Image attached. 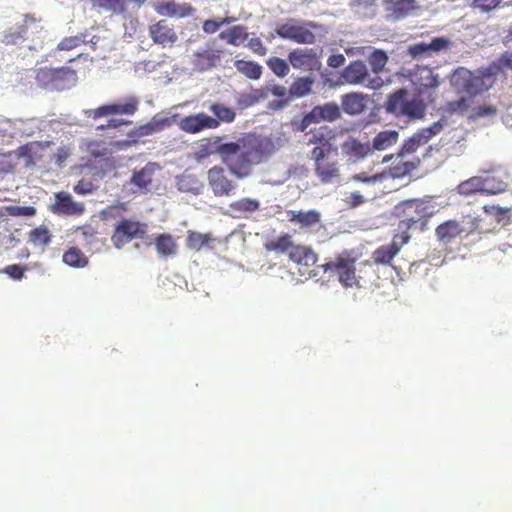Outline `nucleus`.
<instances>
[{
    "label": "nucleus",
    "instance_id": "1",
    "mask_svg": "<svg viewBox=\"0 0 512 512\" xmlns=\"http://www.w3.org/2000/svg\"><path fill=\"white\" fill-rule=\"evenodd\" d=\"M274 141L270 137L255 136L237 142L223 143L219 136L210 137L198 144L195 159L202 161L211 155H218L229 173L237 179H246L253 168L266 162L274 154Z\"/></svg>",
    "mask_w": 512,
    "mask_h": 512
},
{
    "label": "nucleus",
    "instance_id": "2",
    "mask_svg": "<svg viewBox=\"0 0 512 512\" xmlns=\"http://www.w3.org/2000/svg\"><path fill=\"white\" fill-rule=\"evenodd\" d=\"M500 70L501 66H487L474 71L468 70L464 66L454 69L450 77L451 87L454 92L466 96L446 102L445 112L459 115L467 112L471 105V99L493 87L496 75Z\"/></svg>",
    "mask_w": 512,
    "mask_h": 512
},
{
    "label": "nucleus",
    "instance_id": "3",
    "mask_svg": "<svg viewBox=\"0 0 512 512\" xmlns=\"http://www.w3.org/2000/svg\"><path fill=\"white\" fill-rule=\"evenodd\" d=\"M386 112L397 118L420 120L425 117L426 103L420 95H411L407 90L400 88L388 96Z\"/></svg>",
    "mask_w": 512,
    "mask_h": 512
},
{
    "label": "nucleus",
    "instance_id": "4",
    "mask_svg": "<svg viewBox=\"0 0 512 512\" xmlns=\"http://www.w3.org/2000/svg\"><path fill=\"white\" fill-rule=\"evenodd\" d=\"M394 215L401 218L398 223V233L394 235H410V230L420 224V230L424 231L428 222V206L424 201L411 199L403 200L394 206Z\"/></svg>",
    "mask_w": 512,
    "mask_h": 512
},
{
    "label": "nucleus",
    "instance_id": "5",
    "mask_svg": "<svg viewBox=\"0 0 512 512\" xmlns=\"http://www.w3.org/2000/svg\"><path fill=\"white\" fill-rule=\"evenodd\" d=\"M357 255L352 250H343L336 254L334 258L318 266L323 273L338 278L344 288L359 287L357 276L355 275V263Z\"/></svg>",
    "mask_w": 512,
    "mask_h": 512
},
{
    "label": "nucleus",
    "instance_id": "6",
    "mask_svg": "<svg viewBox=\"0 0 512 512\" xmlns=\"http://www.w3.org/2000/svg\"><path fill=\"white\" fill-rule=\"evenodd\" d=\"M335 139H337V134L329 126H321L310 130L305 143L313 148L308 156H337Z\"/></svg>",
    "mask_w": 512,
    "mask_h": 512
},
{
    "label": "nucleus",
    "instance_id": "7",
    "mask_svg": "<svg viewBox=\"0 0 512 512\" xmlns=\"http://www.w3.org/2000/svg\"><path fill=\"white\" fill-rule=\"evenodd\" d=\"M318 25L314 22H303L296 19H289L285 23L280 24L275 32L283 38L294 41L300 44H313L315 42V35L310 31V28H317Z\"/></svg>",
    "mask_w": 512,
    "mask_h": 512
},
{
    "label": "nucleus",
    "instance_id": "8",
    "mask_svg": "<svg viewBox=\"0 0 512 512\" xmlns=\"http://www.w3.org/2000/svg\"><path fill=\"white\" fill-rule=\"evenodd\" d=\"M147 226L137 220L122 219L117 222L114 231H112L111 242L116 249H122L123 246L134 239H142L146 235Z\"/></svg>",
    "mask_w": 512,
    "mask_h": 512
},
{
    "label": "nucleus",
    "instance_id": "9",
    "mask_svg": "<svg viewBox=\"0 0 512 512\" xmlns=\"http://www.w3.org/2000/svg\"><path fill=\"white\" fill-rule=\"evenodd\" d=\"M340 119V108L335 103H325L312 108L302 119L294 122V127L300 132H305L312 124L321 122H335Z\"/></svg>",
    "mask_w": 512,
    "mask_h": 512
},
{
    "label": "nucleus",
    "instance_id": "10",
    "mask_svg": "<svg viewBox=\"0 0 512 512\" xmlns=\"http://www.w3.org/2000/svg\"><path fill=\"white\" fill-rule=\"evenodd\" d=\"M335 157L337 156H308V159L313 161L315 176L325 185L337 181L340 177V165Z\"/></svg>",
    "mask_w": 512,
    "mask_h": 512
},
{
    "label": "nucleus",
    "instance_id": "11",
    "mask_svg": "<svg viewBox=\"0 0 512 512\" xmlns=\"http://www.w3.org/2000/svg\"><path fill=\"white\" fill-rule=\"evenodd\" d=\"M441 122H433L432 126L425 127L412 134L402 143L398 151V157H404L415 153L420 147L425 146L430 139L441 133Z\"/></svg>",
    "mask_w": 512,
    "mask_h": 512
},
{
    "label": "nucleus",
    "instance_id": "12",
    "mask_svg": "<svg viewBox=\"0 0 512 512\" xmlns=\"http://www.w3.org/2000/svg\"><path fill=\"white\" fill-rule=\"evenodd\" d=\"M410 241V235L394 234L390 244L382 245L372 253V262L376 265L391 266L403 246Z\"/></svg>",
    "mask_w": 512,
    "mask_h": 512
},
{
    "label": "nucleus",
    "instance_id": "13",
    "mask_svg": "<svg viewBox=\"0 0 512 512\" xmlns=\"http://www.w3.org/2000/svg\"><path fill=\"white\" fill-rule=\"evenodd\" d=\"M219 126L220 122L207 115L205 112L190 114L180 119L179 122L180 130L190 135L199 134L204 130H216Z\"/></svg>",
    "mask_w": 512,
    "mask_h": 512
},
{
    "label": "nucleus",
    "instance_id": "14",
    "mask_svg": "<svg viewBox=\"0 0 512 512\" xmlns=\"http://www.w3.org/2000/svg\"><path fill=\"white\" fill-rule=\"evenodd\" d=\"M38 79L44 85L54 86L56 89H63L65 83H73L75 81V72L69 66H61L57 68L44 67L38 71Z\"/></svg>",
    "mask_w": 512,
    "mask_h": 512
},
{
    "label": "nucleus",
    "instance_id": "15",
    "mask_svg": "<svg viewBox=\"0 0 512 512\" xmlns=\"http://www.w3.org/2000/svg\"><path fill=\"white\" fill-rule=\"evenodd\" d=\"M286 254H288L289 260L297 265L300 275L306 278H311L314 276L313 272H311V269L314 265H316V262L318 261V255L310 246H298Z\"/></svg>",
    "mask_w": 512,
    "mask_h": 512
},
{
    "label": "nucleus",
    "instance_id": "16",
    "mask_svg": "<svg viewBox=\"0 0 512 512\" xmlns=\"http://www.w3.org/2000/svg\"><path fill=\"white\" fill-rule=\"evenodd\" d=\"M208 185L216 197H228L235 189V183L227 177L224 168L213 166L208 170Z\"/></svg>",
    "mask_w": 512,
    "mask_h": 512
},
{
    "label": "nucleus",
    "instance_id": "17",
    "mask_svg": "<svg viewBox=\"0 0 512 512\" xmlns=\"http://www.w3.org/2000/svg\"><path fill=\"white\" fill-rule=\"evenodd\" d=\"M138 107V101L135 98H130L124 104H104L96 109H91L87 112L88 118L97 120L109 115H133Z\"/></svg>",
    "mask_w": 512,
    "mask_h": 512
},
{
    "label": "nucleus",
    "instance_id": "18",
    "mask_svg": "<svg viewBox=\"0 0 512 512\" xmlns=\"http://www.w3.org/2000/svg\"><path fill=\"white\" fill-rule=\"evenodd\" d=\"M155 11L167 17H187L194 14L195 9L189 3L177 4L173 0H155Z\"/></svg>",
    "mask_w": 512,
    "mask_h": 512
},
{
    "label": "nucleus",
    "instance_id": "19",
    "mask_svg": "<svg viewBox=\"0 0 512 512\" xmlns=\"http://www.w3.org/2000/svg\"><path fill=\"white\" fill-rule=\"evenodd\" d=\"M167 126V119H151L150 122H147L134 130L130 131L127 134L129 139L125 140V144L128 145H136L139 142V139L142 137L151 136L154 133H159L164 130V127Z\"/></svg>",
    "mask_w": 512,
    "mask_h": 512
},
{
    "label": "nucleus",
    "instance_id": "20",
    "mask_svg": "<svg viewBox=\"0 0 512 512\" xmlns=\"http://www.w3.org/2000/svg\"><path fill=\"white\" fill-rule=\"evenodd\" d=\"M217 243L219 241L211 233L189 230L187 231V237H185V247L194 252H199L202 249L213 251Z\"/></svg>",
    "mask_w": 512,
    "mask_h": 512
},
{
    "label": "nucleus",
    "instance_id": "21",
    "mask_svg": "<svg viewBox=\"0 0 512 512\" xmlns=\"http://www.w3.org/2000/svg\"><path fill=\"white\" fill-rule=\"evenodd\" d=\"M54 213L57 215L80 216L84 212V204L76 202L70 194L56 193V202H54Z\"/></svg>",
    "mask_w": 512,
    "mask_h": 512
},
{
    "label": "nucleus",
    "instance_id": "22",
    "mask_svg": "<svg viewBox=\"0 0 512 512\" xmlns=\"http://www.w3.org/2000/svg\"><path fill=\"white\" fill-rule=\"evenodd\" d=\"M409 77L412 84L420 89L436 88L439 85V76L434 73L431 66H415Z\"/></svg>",
    "mask_w": 512,
    "mask_h": 512
},
{
    "label": "nucleus",
    "instance_id": "23",
    "mask_svg": "<svg viewBox=\"0 0 512 512\" xmlns=\"http://www.w3.org/2000/svg\"><path fill=\"white\" fill-rule=\"evenodd\" d=\"M368 97L363 93H346L341 97L342 112L348 115H360L365 112Z\"/></svg>",
    "mask_w": 512,
    "mask_h": 512
},
{
    "label": "nucleus",
    "instance_id": "24",
    "mask_svg": "<svg viewBox=\"0 0 512 512\" xmlns=\"http://www.w3.org/2000/svg\"><path fill=\"white\" fill-rule=\"evenodd\" d=\"M286 215H288L289 222L296 224L301 229L313 228L321 221V215L316 210H289Z\"/></svg>",
    "mask_w": 512,
    "mask_h": 512
},
{
    "label": "nucleus",
    "instance_id": "25",
    "mask_svg": "<svg viewBox=\"0 0 512 512\" xmlns=\"http://www.w3.org/2000/svg\"><path fill=\"white\" fill-rule=\"evenodd\" d=\"M149 33L155 43L163 46L173 44L177 40L176 33L165 20H160L150 26Z\"/></svg>",
    "mask_w": 512,
    "mask_h": 512
},
{
    "label": "nucleus",
    "instance_id": "26",
    "mask_svg": "<svg viewBox=\"0 0 512 512\" xmlns=\"http://www.w3.org/2000/svg\"><path fill=\"white\" fill-rule=\"evenodd\" d=\"M372 150L369 143H361L357 138L349 137L342 143V153L355 160L364 159Z\"/></svg>",
    "mask_w": 512,
    "mask_h": 512
},
{
    "label": "nucleus",
    "instance_id": "27",
    "mask_svg": "<svg viewBox=\"0 0 512 512\" xmlns=\"http://www.w3.org/2000/svg\"><path fill=\"white\" fill-rule=\"evenodd\" d=\"M156 169L157 165L155 163H146L142 169L134 171L132 178H130V183L142 191H147L149 186H151L152 177L154 176Z\"/></svg>",
    "mask_w": 512,
    "mask_h": 512
},
{
    "label": "nucleus",
    "instance_id": "28",
    "mask_svg": "<svg viewBox=\"0 0 512 512\" xmlns=\"http://www.w3.org/2000/svg\"><path fill=\"white\" fill-rule=\"evenodd\" d=\"M464 231L465 230L460 226L459 222L455 220H446L444 223H441L436 227L435 233L436 238H438L441 243L449 244Z\"/></svg>",
    "mask_w": 512,
    "mask_h": 512
},
{
    "label": "nucleus",
    "instance_id": "29",
    "mask_svg": "<svg viewBox=\"0 0 512 512\" xmlns=\"http://www.w3.org/2000/svg\"><path fill=\"white\" fill-rule=\"evenodd\" d=\"M449 41L445 37H436L430 43H417L409 47L412 56L429 55L430 52H438L448 47Z\"/></svg>",
    "mask_w": 512,
    "mask_h": 512
},
{
    "label": "nucleus",
    "instance_id": "30",
    "mask_svg": "<svg viewBox=\"0 0 512 512\" xmlns=\"http://www.w3.org/2000/svg\"><path fill=\"white\" fill-rule=\"evenodd\" d=\"M348 56H367L369 64H386L388 56L383 50L373 49L370 46L355 47L346 49Z\"/></svg>",
    "mask_w": 512,
    "mask_h": 512
},
{
    "label": "nucleus",
    "instance_id": "31",
    "mask_svg": "<svg viewBox=\"0 0 512 512\" xmlns=\"http://www.w3.org/2000/svg\"><path fill=\"white\" fill-rule=\"evenodd\" d=\"M418 8L415 0H396L391 2L389 11L393 20H401L415 14Z\"/></svg>",
    "mask_w": 512,
    "mask_h": 512
},
{
    "label": "nucleus",
    "instance_id": "32",
    "mask_svg": "<svg viewBox=\"0 0 512 512\" xmlns=\"http://www.w3.org/2000/svg\"><path fill=\"white\" fill-rule=\"evenodd\" d=\"M265 247L266 252H276L279 254H284L291 252L293 249L298 247H308L307 245H296L293 243L292 238L288 234H284L275 239H270L268 242L263 245Z\"/></svg>",
    "mask_w": 512,
    "mask_h": 512
},
{
    "label": "nucleus",
    "instance_id": "33",
    "mask_svg": "<svg viewBox=\"0 0 512 512\" xmlns=\"http://www.w3.org/2000/svg\"><path fill=\"white\" fill-rule=\"evenodd\" d=\"M321 51L318 48H298L289 54V60L292 64H317Z\"/></svg>",
    "mask_w": 512,
    "mask_h": 512
},
{
    "label": "nucleus",
    "instance_id": "34",
    "mask_svg": "<svg viewBox=\"0 0 512 512\" xmlns=\"http://www.w3.org/2000/svg\"><path fill=\"white\" fill-rule=\"evenodd\" d=\"M155 248L156 253H158L161 258L167 259L174 256L177 252V243L173 240L172 235L160 234L155 238Z\"/></svg>",
    "mask_w": 512,
    "mask_h": 512
},
{
    "label": "nucleus",
    "instance_id": "35",
    "mask_svg": "<svg viewBox=\"0 0 512 512\" xmlns=\"http://www.w3.org/2000/svg\"><path fill=\"white\" fill-rule=\"evenodd\" d=\"M399 139V133L395 130H382L373 138V151H383L394 146Z\"/></svg>",
    "mask_w": 512,
    "mask_h": 512
},
{
    "label": "nucleus",
    "instance_id": "36",
    "mask_svg": "<svg viewBox=\"0 0 512 512\" xmlns=\"http://www.w3.org/2000/svg\"><path fill=\"white\" fill-rule=\"evenodd\" d=\"M231 212L236 214L237 217H243L249 213H254L259 210V201L252 198H241L232 201L229 204Z\"/></svg>",
    "mask_w": 512,
    "mask_h": 512
},
{
    "label": "nucleus",
    "instance_id": "37",
    "mask_svg": "<svg viewBox=\"0 0 512 512\" xmlns=\"http://www.w3.org/2000/svg\"><path fill=\"white\" fill-rule=\"evenodd\" d=\"M62 262L71 268L82 269L88 265V258L78 247L74 246L62 254Z\"/></svg>",
    "mask_w": 512,
    "mask_h": 512
},
{
    "label": "nucleus",
    "instance_id": "38",
    "mask_svg": "<svg viewBox=\"0 0 512 512\" xmlns=\"http://www.w3.org/2000/svg\"><path fill=\"white\" fill-rule=\"evenodd\" d=\"M27 26L21 25L4 32L0 42L5 46H18L26 40Z\"/></svg>",
    "mask_w": 512,
    "mask_h": 512
},
{
    "label": "nucleus",
    "instance_id": "39",
    "mask_svg": "<svg viewBox=\"0 0 512 512\" xmlns=\"http://www.w3.org/2000/svg\"><path fill=\"white\" fill-rule=\"evenodd\" d=\"M368 72L366 66H344L341 77L348 84H361L365 81Z\"/></svg>",
    "mask_w": 512,
    "mask_h": 512
},
{
    "label": "nucleus",
    "instance_id": "40",
    "mask_svg": "<svg viewBox=\"0 0 512 512\" xmlns=\"http://www.w3.org/2000/svg\"><path fill=\"white\" fill-rule=\"evenodd\" d=\"M208 110L215 115L213 119L220 123L230 124L235 120V111L223 103L213 102L208 106Z\"/></svg>",
    "mask_w": 512,
    "mask_h": 512
},
{
    "label": "nucleus",
    "instance_id": "41",
    "mask_svg": "<svg viewBox=\"0 0 512 512\" xmlns=\"http://www.w3.org/2000/svg\"><path fill=\"white\" fill-rule=\"evenodd\" d=\"M264 93L262 90L252 89L249 92L239 93L236 97L237 109L245 110L257 104L263 99Z\"/></svg>",
    "mask_w": 512,
    "mask_h": 512
},
{
    "label": "nucleus",
    "instance_id": "42",
    "mask_svg": "<svg viewBox=\"0 0 512 512\" xmlns=\"http://www.w3.org/2000/svg\"><path fill=\"white\" fill-rule=\"evenodd\" d=\"M458 193L462 196H471L476 193H483V181L481 177H470L458 185Z\"/></svg>",
    "mask_w": 512,
    "mask_h": 512
},
{
    "label": "nucleus",
    "instance_id": "43",
    "mask_svg": "<svg viewBox=\"0 0 512 512\" xmlns=\"http://www.w3.org/2000/svg\"><path fill=\"white\" fill-rule=\"evenodd\" d=\"M28 241L33 244L35 247H39L44 249V247L48 246L50 243V232L49 229L45 226H39L28 234Z\"/></svg>",
    "mask_w": 512,
    "mask_h": 512
},
{
    "label": "nucleus",
    "instance_id": "44",
    "mask_svg": "<svg viewBox=\"0 0 512 512\" xmlns=\"http://www.w3.org/2000/svg\"><path fill=\"white\" fill-rule=\"evenodd\" d=\"M418 165H420V159L418 158L413 161H403L398 163L390 168L391 177L401 178L408 176L418 167Z\"/></svg>",
    "mask_w": 512,
    "mask_h": 512
},
{
    "label": "nucleus",
    "instance_id": "45",
    "mask_svg": "<svg viewBox=\"0 0 512 512\" xmlns=\"http://www.w3.org/2000/svg\"><path fill=\"white\" fill-rule=\"evenodd\" d=\"M220 36L227 39L228 43L238 45L246 40L247 32L244 26L238 25L231 27L225 33H221Z\"/></svg>",
    "mask_w": 512,
    "mask_h": 512
},
{
    "label": "nucleus",
    "instance_id": "46",
    "mask_svg": "<svg viewBox=\"0 0 512 512\" xmlns=\"http://www.w3.org/2000/svg\"><path fill=\"white\" fill-rule=\"evenodd\" d=\"M313 80L308 77H302L294 81L289 89V94L293 97H304L311 91Z\"/></svg>",
    "mask_w": 512,
    "mask_h": 512
},
{
    "label": "nucleus",
    "instance_id": "47",
    "mask_svg": "<svg viewBox=\"0 0 512 512\" xmlns=\"http://www.w3.org/2000/svg\"><path fill=\"white\" fill-rule=\"evenodd\" d=\"M95 6L114 13H122L126 9L129 0H89Z\"/></svg>",
    "mask_w": 512,
    "mask_h": 512
},
{
    "label": "nucleus",
    "instance_id": "48",
    "mask_svg": "<svg viewBox=\"0 0 512 512\" xmlns=\"http://www.w3.org/2000/svg\"><path fill=\"white\" fill-rule=\"evenodd\" d=\"M482 181H484V194L486 195H495L502 193L505 190V182L498 178L487 176L482 177Z\"/></svg>",
    "mask_w": 512,
    "mask_h": 512
},
{
    "label": "nucleus",
    "instance_id": "49",
    "mask_svg": "<svg viewBox=\"0 0 512 512\" xmlns=\"http://www.w3.org/2000/svg\"><path fill=\"white\" fill-rule=\"evenodd\" d=\"M6 212L12 217H33L36 209L33 206H8Z\"/></svg>",
    "mask_w": 512,
    "mask_h": 512
},
{
    "label": "nucleus",
    "instance_id": "50",
    "mask_svg": "<svg viewBox=\"0 0 512 512\" xmlns=\"http://www.w3.org/2000/svg\"><path fill=\"white\" fill-rule=\"evenodd\" d=\"M77 231L80 232L83 241H85V243H87L88 245L96 243L97 230L94 227L90 225H84L78 227Z\"/></svg>",
    "mask_w": 512,
    "mask_h": 512
},
{
    "label": "nucleus",
    "instance_id": "51",
    "mask_svg": "<svg viewBox=\"0 0 512 512\" xmlns=\"http://www.w3.org/2000/svg\"><path fill=\"white\" fill-rule=\"evenodd\" d=\"M82 39L78 36L63 39L57 46V51H68L78 47L82 43Z\"/></svg>",
    "mask_w": 512,
    "mask_h": 512
},
{
    "label": "nucleus",
    "instance_id": "52",
    "mask_svg": "<svg viewBox=\"0 0 512 512\" xmlns=\"http://www.w3.org/2000/svg\"><path fill=\"white\" fill-rule=\"evenodd\" d=\"M195 54L203 60L215 62V61L219 60L221 51L218 49H213V48L207 47V48L198 50Z\"/></svg>",
    "mask_w": 512,
    "mask_h": 512
},
{
    "label": "nucleus",
    "instance_id": "53",
    "mask_svg": "<svg viewBox=\"0 0 512 512\" xmlns=\"http://www.w3.org/2000/svg\"><path fill=\"white\" fill-rule=\"evenodd\" d=\"M501 0H474L472 6L483 12H489L499 6Z\"/></svg>",
    "mask_w": 512,
    "mask_h": 512
},
{
    "label": "nucleus",
    "instance_id": "54",
    "mask_svg": "<svg viewBox=\"0 0 512 512\" xmlns=\"http://www.w3.org/2000/svg\"><path fill=\"white\" fill-rule=\"evenodd\" d=\"M240 73L244 74L250 80H258L261 77V66H237Z\"/></svg>",
    "mask_w": 512,
    "mask_h": 512
},
{
    "label": "nucleus",
    "instance_id": "55",
    "mask_svg": "<svg viewBox=\"0 0 512 512\" xmlns=\"http://www.w3.org/2000/svg\"><path fill=\"white\" fill-rule=\"evenodd\" d=\"M94 190V186L90 181L86 180H78L77 184L74 186V192L77 195L85 196L87 194H91Z\"/></svg>",
    "mask_w": 512,
    "mask_h": 512
},
{
    "label": "nucleus",
    "instance_id": "56",
    "mask_svg": "<svg viewBox=\"0 0 512 512\" xmlns=\"http://www.w3.org/2000/svg\"><path fill=\"white\" fill-rule=\"evenodd\" d=\"M496 113V108H494L492 105H482L474 109V114H472V117L482 118V117H490L493 116Z\"/></svg>",
    "mask_w": 512,
    "mask_h": 512
},
{
    "label": "nucleus",
    "instance_id": "57",
    "mask_svg": "<svg viewBox=\"0 0 512 512\" xmlns=\"http://www.w3.org/2000/svg\"><path fill=\"white\" fill-rule=\"evenodd\" d=\"M4 273L14 280H21L23 278L24 268L18 264H12L4 268Z\"/></svg>",
    "mask_w": 512,
    "mask_h": 512
},
{
    "label": "nucleus",
    "instance_id": "58",
    "mask_svg": "<svg viewBox=\"0 0 512 512\" xmlns=\"http://www.w3.org/2000/svg\"><path fill=\"white\" fill-rule=\"evenodd\" d=\"M225 23H229V20L227 18L221 19L220 21L209 19V20L204 21L203 30L206 33L212 34V33L217 32L218 29L220 28V26Z\"/></svg>",
    "mask_w": 512,
    "mask_h": 512
},
{
    "label": "nucleus",
    "instance_id": "59",
    "mask_svg": "<svg viewBox=\"0 0 512 512\" xmlns=\"http://www.w3.org/2000/svg\"><path fill=\"white\" fill-rule=\"evenodd\" d=\"M249 47L253 52H255L259 55H265L267 53V48L263 45L262 41L258 38L250 39Z\"/></svg>",
    "mask_w": 512,
    "mask_h": 512
},
{
    "label": "nucleus",
    "instance_id": "60",
    "mask_svg": "<svg viewBox=\"0 0 512 512\" xmlns=\"http://www.w3.org/2000/svg\"><path fill=\"white\" fill-rule=\"evenodd\" d=\"M352 180L360 183H375L381 180L380 175L367 176L365 173H360L352 176Z\"/></svg>",
    "mask_w": 512,
    "mask_h": 512
},
{
    "label": "nucleus",
    "instance_id": "61",
    "mask_svg": "<svg viewBox=\"0 0 512 512\" xmlns=\"http://www.w3.org/2000/svg\"><path fill=\"white\" fill-rule=\"evenodd\" d=\"M129 124H131V121H127L124 119H109L108 124L98 126V130H103L105 128H118L120 126Z\"/></svg>",
    "mask_w": 512,
    "mask_h": 512
},
{
    "label": "nucleus",
    "instance_id": "62",
    "mask_svg": "<svg viewBox=\"0 0 512 512\" xmlns=\"http://www.w3.org/2000/svg\"><path fill=\"white\" fill-rule=\"evenodd\" d=\"M365 202V198L360 192H353L349 195V200H347V204L351 205V207H358Z\"/></svg>",
    "mask_w": 512,
    "mask_h": 512
},
{
    "label": "nucleus",
    "instance_id": "63",
    "mask_svg": "<svg viewBox=\"0 0 512 512\" xmlns=\"http://www.w3.org/2000/svg\"><path fill=\"white\" fill-rule=\"evenodd\" d=\"M344 62L345 57L340 53L331 55L327 60V64H344Z\"/></svg>",
    "mask_w": 512,
    "mask_h": 512
},
{
    "label": "nucleus",
    "instance_id": "64",
    "mask_svg": "<svg viewBox=\"0 0 512 512\" xmlns=\"http://www.w3.org/2000/svg\"><path fill=\"white\" fill-rule=\"evenodd\" d=\"M290 66H271L274 74L278 75V77H285L289 73Z\"/></svg>",
    "mask_w": 512,
    "mask_h": 512
}]
</instances>
